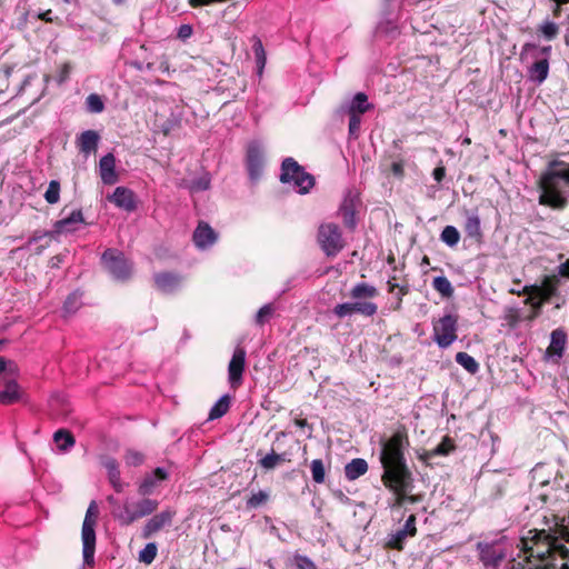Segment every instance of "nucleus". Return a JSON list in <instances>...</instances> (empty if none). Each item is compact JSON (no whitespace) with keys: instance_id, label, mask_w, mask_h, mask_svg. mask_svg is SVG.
<instances>
[{"instance_id":"obj_18","label":"nucleus","mask_w":569,"mask_h":569,"mask_svg":"<svg viewBox=\"0 0 569 569\" xmlns=\"http://www.w3.org/2000/svg\"><path fill=\"white\" fill-rule=\"evenodd\" d=\"M174 512L163 510L150 518L142 528V537L150 538L153 533L160 531L163 527L169 526L172 521Z\"/></svg>"},{"instance_id":"obj_15","label":"nucleus","mask_w":569,"mask_h":569,"mask_svg":"<svg viewBox=\"0 0 569 569\" xmlns=\"http://www.w3.org/2000/svg\"><path fill=\"white\" fill-rule=\"evenodd\" d=\"M108 200L127 212H132L137 208L136 194L127 187H117L112 194L108 196Z\"/></svg>"},{"instance_id":"obj_49","label":"nucleus","mask_w":569,"mask_h":569,"mask_svg":"<svg viewBox=\"0 0 569 569\" xmlns=\"http://www.w3.org/2000/svg\"><path fill=\"white\" fill-rule=\"evenodd\" d=\"M525 303L530 305L532 307L531 313L527 317L528 320H533L535 318H537L543 305L542 300L537 299L536 295H531L526 298Z\"/></svg>"},{"instance_id":"obj_37","label":"nucleus","mask_w":569,"mask_h":569,"mask_svg":"<svg viewBox=\"0 0 569 569\" xmlns=\"http://www.w3.org/2000/svg\"><path fill=\"white\" fill-rule=\"evenodd\" d=\"M530 51L533 52L535 59H547V61L549 62L550 54H551V46L538 47L535 43H526L522 47V54L525 52H530Z\"/></svg>"},{"instance_id":"obj_41","label":"nucleus","mask_w":569,"mask_h":569,"mask_svg":"<svg viewBox=\"0 0 569 569\" xmlns=\"http://www.w3.org/2000/svg\"><path fill=\"white\" fill-rule=\"evenodd\" d=\"M158 547L156 542H148L142 550L139 552V561L146 565H150L157 557Z\"/></svg>"},{"instance_id":"obj_51","label":"nucleus","mask_w":569,"mask_h":569,"mask_svg":"<svg viewBox=\"0 0 569 569\" xmlns=\"http://www.w3.org/2000/svg\"><path fill=\"white\" fill-rule=\"evenodd\" d=\"M124 461L130 467H138L143 463L144 456L137 450H127Z\"/></svg>"},{"instance_id":"obj_5","label":"nucleus","mask_w":569,"mask_h":569,"mask_svg":"<svg viewBox=\"0 0 569 569\" xmlns=\"http://www.w3.org/2000/svg\"><path fill=\"white\" fill-rule=\"evenodd\" d=\"M98 506L94 500L89 503L87 509L82 529H81V540H82V557L83 563L93 567L94 565V552H96V531L94 527L98 518Z\"/></svg>"},{"instance_id":"obj_27","label":"nucleus","mask_w":569,"mask_h":569,"mask_svg":"<svg viewBox=\"0 0 569 569\" xmlns=\"http://www.w3.org/2000/svg\"><path fill=\"white\" fill-rule=\"evenodd\" d=\"M21 397L18 383L14 380H9L6 388L0 390V403L12 405L19 401Z\"/></svg>"},{"instance_id":"obj_10","label":"nucleus","mask_w":569,"mask_h":569,"mask_svg":"<svg viewBox=\"0 0 569 569\" xmlns=\"http://www.w3.org/2000/svg\"><path fill=\"white\" fill-rule=\"evenodd\" d=\"M386 488L396 496L391 507H402L407 503V493L411 490V475L401 476L399 473H388L387 478H381Z\"/></svg>"},{"instance_id":"obj_35","label":"nucleus","mask_w":569,"mask_h":569,"mask_svg":"<svg viewBox=\"0 0 569 569\" xmlns=\"http://www.w3.org/2000/svg\"><path fill=\"white\" fill-rule=\"evenodd\" d=\"M432 288L443 298L452 297L455 290L451 282L445 276H438L432 280Z\"/></svg>"},{"instance_id":"obj_59","label":"nucleus","mask_w":569,"mask_h":569,"mask_svg":"<svg viewBox=\"0 0 569 569\" xmlns=\"http://www.w3.org/2000/svg\"><path fill=\"white\" fill-rule=\"evenodd\" d=\"M510 292L513 295H518V296H521V295L531 296V295H533V292H541V290H540V287L533 284V286H525L522 289L512 288L510 290Z\"/></svg>"},{"instance_id":"obj_21","label":"nucleus","mask_w":569,"mask_h":569,"mask_svg":"<svg viewBox=\"0 0 569 569\" xmlns=\"http://www.w3.org/2000/svg\"><path fill=\"white\" fill-rule=\"evenodd\" d=\"M153 279L157 289L167 295L176 292L183 281L179 274L172 272L156 273Z\"/></svg>"},{"instance_id":"obj_54","label":"nucleus","mask_w":569,"mask_h":569,"mask_svg":"<svg viewBox=\"0 0 569 569\" xmlns=\"http://www.w3.org/2000/svg\"><path fill=\"white\" fill-rule=\"evenodd\" d=\"M333 312L339 318H345L355 313L353 302L339 303L335 307Z\"/></svg>"},{"instance_id":"obj_34","label":"nucleus","mask_w":569,"mask_h":569,"mask_svg":"<svg viewBox=\"0 0 569 569\" xmlns=\"http://www.w3.org/2000/svg\"><path fill=\"white\" fill-rule=\"evenodd\" d=\"M455 360L458 365H460L466 371L471 375H475L479 371V363L476 359L467 352L460 351L456 355Z\"/></svg>"},{"instance_id":"obj_39","label":"nucleus","mask_w":569,"mask_h":569,"mask_svg":"<svg viewBox=\"0 0 569 569\" xmlns=\"http://www.w3.org/2000/svg\"><path fill=\"white\" fill-rule=\"evenodd\" d=\"M81 293L78 291L70 293L63 303L64 315L74 313L81 307Z\"/></svg>"},{"instance_id":"obj_17","label":"nucleus","mask_w":569,"mask_h":569,"mask_svg":"<svg viewBox=\"0 0 569 569\" xmlns=\"http://www.w3.org/2000/svg\"><path fill=\"white\" fill-rule=\"evenodd\" d=\"M168 478L164 468L158 467L152 472L147 473L138 486L139 495L147 497L153 493L156 488Z\"/></svg>"},{"instance_id":"obj_9","label":"nucleus","mask_w":569,"mask_h":569,"mask_svg":"<svg viewBox=\"0 0 569 569\" xmlns=\"http://www.w3.org/2000/svg\"><path fill=\"white\" fill-rule=\"evenodd\" d=\"M318 242L328 257L337 256L343 248L340 229L335 223H323L318 230Z\"/></svg>"},{"instance_id":"obj_63","label":"nucleus","mask_w":569,"mask_h":569,"mask_svg":"<svg viewBox=\"0 0 569 569\" xmlns=\"http://www.w3.org/2000/svg\"><path fill=\"white\" fill-rule=\"evenodd\" d=\"M446 176V168L440 164L432 171V177L437 182H441Z\"/></svg>"},{"instance_id":"obj_29","label":"nucleus","mask_w":569,"mask_h":569,"mask_svg":"<svg viewBox=\"0 0 569 569\" xmlns=\"http://www.w3.org/2000/svg\"><path fill=\"white\" fill-rule=\"evenodd\" d=\"M371 108V104L368 102V97L363 92H358L355 94L352 100L347 107L348 113L353 114H362Z\"/></svg>"},{"instance_id":"obj_12","label":"nucleus","mask_w":569,"mask_h":569,"mask_svg":"<svg viewBox=\"0 0 569 569\" xmlns=\"http://www.w3.org/2000/svg\"><path fill=\"white\" fill-rule=\"evenodd\" d=\"M359 202L360 200L358 193L349 190L346 192L339 208L343 224L350 230H353L357 226L356 210Z\"/></svg>"},{"instance_id":"obj_4","label":"nucleus","mask_w":569,"mask_h":569,"mask_svg":"<svg viewBox=\"0 0 569 569\" xmlns=\"http://www.w3.org/2000/svg\"><path fill=\"white\" fill-rule=\"evenodd\" d=\"M280 181L291 183L298 193L306 194L315 186V178L306 172L293 158L289 157L282 161Z\"/></svg>"},{"instance_id":"obj_55","label":"nucleus","mask_w":569,"mask_h":569,"mask_svg":"<svg viewBox=\"0 0 569 569\" xmlns=\"http://www.w3.org/2000/svg\"><path fill=\"white\" fill-rule=\"evenodd\" d=\"M296 569H317L313 561L307 556L296 555L293 557Z\"/></svg>"},{"instance_id":"obj_50","label":"nucleus","mask_w":569,"mask_h":569,"mask_svg":"<svg viewBox=\"0 0 569 569\" xmlns=\"http://www.w3.org/2000/svg\"><path fill=\"white\" fill-rule=\"evenodd\" d=\"M273 311H274V309H273L272 305L267 303V305L262 306L256 315V323L259 326L264 325L270 319Z\"/></svg>"},{"instance_id":"obj_56","label":"nucleus","mask_w":569,"mask_h":569,"mask_svg":"<svg viewBox=\"0 0 569 569\" xmlns=\"http://www.w3.org/2000/svg\"><path fill=\"white\" fill-rule=\"evenodd\" d=\"M349 136L357 138L360 131L361 117L360 114L349 113Z\"/></svg>"},{"instance_id":"obj_28","label":"nucleus","mask_w":569,"mask_h":569,"mask_svg":"<svg viewBox=\"0 0 569 569\" xmlns=\"http://www.w3.org/2000/svg\"><path fill=\"white\" fill-rule=\"evenodd\" d=\"M465 232L468 237L480 240L482 237L481 222L477 212L468 213L465 221Z\"/></svg>"},{"instance_id":"obj_38","label":"nucleus","mask_w":569,"mask_h":569,"mask_svg":"<svg viewBox=\"0 0 569 569\" xmlns=\"http://www.w3.org/2000/svg\"><path fill=\"white\" fill-rule=\"evenodd\" d=\"M440 239L447 246L455 247L460 240V233L456 227L447 226L441 231Z\"/></svg>"},{"instance_id":"obj_57","label":"nucleus","mask_w":569,"mask_h":569,"mask_svg":"<svg viewBox=\"0 0 569 569\" xmlns=\"http://www.w3.org/2000/svg\"><path fill=\"white\" fill-rule=\"evenodd\" d=\"M210 187V178L208 176L194 179L190 184V190L193 192L204 191Z\"/></svg>"},{"instance_id":"obj_7","label":"nucleus","mask_w":569,"mask_h":569,"mask_svg":"<svg viewBox=\"0 0 569 569\" xmlns=\"http://www.w3.org/2000/svg\"><path fill=\"white\" fill-rule=\"evenodd\" d=\"M458 318L448 313L433 322V341L441 349H447L457 340Z\"/></svg>"},{"instance_id":"obj_1","label":"nucleus","mask_w":569,"mask_h":569,"mask_svg":"<svg viewBox=\"0 0 569 569\" xmlns=\"http://www.w3.org/2000/svg\"><path fill=\"white\" fill-rule=\"evenodd\" d=\"M408 446V437L401 431L395 432L388 440L382 442L380 462L383 467V473L381 478H387L389 472L401 476L411 475L405 458V450Z\"/></svg>"},{"instance_id":"obj_44","label":"nucleus","mask_w":569,"mask_h":569,"mask_svg":"<svg viewBox=\"0 0 569 569\" xmlns=\"http://www.w3.org/2000/svg\"><path fill=\"white\" fill-rule=\"evenodd\" d=\"M312 480L316 483H323L326 478V469L321 459H315L310 463Z\"/></svg>"},{"instance_id":"obj_23","label":"nucleus","mask_w":569,"mask_h":569,"mask_svg":"<svg viewBox=\"0 0 569 569\" xmlns=\"http://www.w3.org/2000/svg\"><path fill=\"white\" fill-rule=\"evenodd\" d=\"M100 140V136L94 130H86L79 134L77 138V144L80 150V152L84 154H90L92 152H96L98 148V143Z\"/></svg>"},{"instance_id":"obj_43","label":"nucleus","mask_w":569,"mask_h":569,"mask_svg":"<svg viewBox=\"0 0 569 569\" xmlns=\"http://www.w3.org/2000/svg\"><path fill=\"white\" fill-rule=\"evenodd\" d=\"M284 461V455L276 453L274 451L268 453L259 460V465L266 469H274L280 462Z\"/></svg>"},{"instance_id":"obj_60","label":"nucleus","mask_w":569,"mask_h":569,"mask_svg":"<svg viewBox=\"0 0 569 569\" xmlns=\"http://www.w3.org/2000/svg\"><path fill=\"white\" fill-rule=\"evenodd\" d=\"M551 3V10L555 18L560 17L562 6L569 3V0H548Z\"/></svg>"},{"instance_id":"obj_42","label":"nucleus","mask_w":569,"mask_h":569,"mask_svg":"<svg viewBox=\"0 0 569 569\" xmlns=\"http://www.w3.org/2000/svg\"><path fill=\"white\" fill-rule=\"evenodd\" d=\"M44 200L50 204H56L60 200V182L58 180H51L43 194Z\"/></svg>"},{"instance_id":"obj_61","label":"nucleus","mask_w":569,"mask_h":569,"mask_svg":"<svg viewBox=\"0 0 569 569\" xmlns=\"http://www.w3.org/2000/svg\"><path fill=\"white\" fill-rule=\"evenodd\" d=\"M70 72H71V64L68 62L63 63L58 73V82L63 83L64 81H67L70 76Z\"/></svg>"},{"instance_id":"obj_25","label":"nucleus","mask_w":569,"mask_h":569,"mask_svg":"<svg viewBox=\"0 0 569 569\" xmlns=\"http://www.w3.org/2000/svg\"><path fill=\"white\" fill-rule=\"evenodd\" d=\"M546 539V550L537 551L539 557H545L547 553H558L561 558H569V549L559 541L557 537L551 535H543Z\"/></svg>"},{"instance_id":"obj_36","label":"nucleus","mask_w":569,"mask_h":569,"mask_svg":"<svg viewBox=\"0 0 569 569\" xmlns=\"http://www.w3.org/2000/svg\"><path fill=\"white\" fill-rule=\"evenodd\" d=\"M538 33L546 40L551 41L553 40L558 33H559V26L549 20L546 19L542 21V23L538 27Z\"/></svg>"},{"instance_id":"obj_31","label":"nucleus","mask_w":569,"mask_h":569,"mask_svg":"<svg viewBox=\"0 0 569 569\" xmlns=\"http://www.w3.org/2000/svg\"><path fill=\"white\" fill-rule=\"evenodd\" d=\"M231 399L228 395L221 396L209 411V420H216L224 416L230 408Z\"/></svg>"},{"instance_id":"obj_58","label":"nucleus","mask_w":569,"mask_h":569,"mask_svg":"<svg viewBox=\"0 0 569 569\" xmlns=\"http://www.w3.org/2000/svg\"><path fill=\"white\" fill-rule=\"evenodd\" d=\"M541 292H533L542 302L549 300L551 297L556 296L557 293V287L556 286H548L546 288H540Z\"/></svg>"},{"instance_id":"obj_48","label":"nucleus","mask_w":569,"mask_h":569,"mask_svg":"<svg viewBox=\"0 0 569 569\" xmlns=\"http://www.w3.org/2000/svg\"><path fill=\"white\" fill-rule=\"evenodd\" d=\"M269 499V493L264 490H259L258 492L252 493L247 500L248 508H258L261 505L266 503Z\"/></svg>"},{"instance_id":"obj_26","label":"nucleus","mask_w":569,"mask_h":569,"mask_svg":"<svg viewBox=\"0 0 569 569\" xmlns=\"http://www.w3.org/2000/svg\"><path fill=\"white\" fill-rule=\"evenodd\" d=\"M368 471V463L362 458H355L345 466V476L352 481L363 476Z\"/></svg>"},{"instance_id":"obj_3","label":"nucleus","mask_w":569,"mask_h":569,"mask_svg":"<svg viewBox=\"0 0 569 569\" xmlns=\"http://www.w3.org/2000/svg\"><path fill=\"white\" fill-rule=\"evenodd\" d=\"M158 505L157 500L150 498H143L138 501L126 499L122 506L112 510V516L121 526H129L138 519L153 513Z\"/></svg>"},{"instance_id":"obj_13","label":"nucleus","mask_w":569,"mask_h":569,"mask_svg":"<svg viewBox=\"0 0 569 569\" xmlns=\"http://www.w3.org/2000/svg\"><path fill=\"white\" fill-rule=\"evenodd\" d=\"M246 366V350L236 348L228 366V379L232 388H237L242 382V375Z\"/></svg>"},{"instance_id":"obj_46","label":"nucleus","mask_w":569,"mask_h":569,"mask_svg":"<svg viewBox=\"0 0 569 569\" xmlns=\"http://www.w3.org/2000/svg\"><path fill=\"white\" fill-rule=\"evenodd\" d=\"M353 307L356 313H360L366 317H372L378 310L377 305L369 301H356L353 302Z\"/></svg>"},{"instance_id":"obj_30","label":"nucleus","mask_w":569,"mask_h":569,"mask_svg":"<svg viewBox=\"0 0 569 569\" xmlns=\"http://www.w3.org/2000/svg\"><path fill=\"white\" fill-rule=\"evenodd\" d=\"M53 441L56 442L58 449L62 452H67L74 446V437L71 435V432L59 429L53 435Z\"/></svg>"},{"instance_id":"obj_2","label":"nucleus","mask_w":569,"mask_h":569,"mask_svg":"<svg viewBox=\"0 0 569 569\" xmlns=\"http://www.w3.org/2000/svg\"><path fill=\"white\" fill-rule=\"evenodd\" d=\"M540 203L553 209H563L569 197V164L563 169L550 171L541 181Z\"/></svg>"},{"instance_id":"obj_16","label":"nucleus","mask_w":569,"mask_h":569,"mask_svg":"<svg viewBox=\"0 0 569 569\" xmlns=\"http://www.w3.org/2000/svg\"><path fill=\"white\" fill-rule=\"evenodd\" d=\"M192 239L198 249L207 250L217 242L218 233L209 226V223L201 221L193 231Z\"/></svg>"},{"instance_id":"obj_8","label":"nucleus","mask_w":569,"mask_h":569,"mask_svg":"<svg viewBox=\"0 0 569 569\" xmlns=\"http://www.w3.org/2000/svg\"><path fill=\"white\" fill-rule=\"evenodd\" d=\"M479 560L486 568H497L507 556L506 543L502 540L480 541L477 543Z\"/></svg>"},{"instance_id":"obj_47","label":"nucleus","mask_w":569,"mask_h":569,"mask_svg":"<svg viewBox=\"0 0 569 569\" xmlns=\"http://www.w3.org/2000/svg\"><path fill=\"white\" fill-rule=\"evenodd\" d=\"M102 466L106 468L109 480L116 479L120 477L119 463L112 457H104L101 461Z\"/></svg>"},{"instance_id":"obj_64","label":"nucleus","mask_w":569,"mask_h":569,"mask_svg":"<svg viewBox=\"0 0 569 569\" xmlns=\"http://www.w3.org/2000/svg\"><path fill=\"white\" fill-rule=\"evenodd\" d=\"M557 272L561 277L569 278V259L557 267Z\"/></svg>"},{"instance_id":"obj_6","label":"nucleus","mask_w":569,"mask_h":569,"mask_svg":"<svg viewBox=\"0 0 569 569\" xmlns=\"http://www.w3.org/2000/svg\"><path fill=\"white\" fill-rule=\"evenodd\" d=\"M101 263L117 281H127L132 274V262L118 249H107L101 256Z\"/></svg>"},{"instance_id":"obj_19","label":"nucleus","mask_w":569,"mask_h":569,"mask_svg":"<svg viewBox=\"0 0 569 569\" xmlns=\"http://www.w3.org/2000/svg\"><path fill=\"white\" fill-rule=\"evenodd\" d=\"M99 176L103 184H114L119 181V174L116 170V157L109 152L101 157L99 161Z\"/></svg>"},{"instance_id":"obj_32","label":"nucleus","mask_w":569,"mask_h":569,"mask_svg":"<svg viewBox=\"0 0 569 569\" xmlns=\"http://www.w3.org/2000/svg\"><path fill=\"white\" fill-rule=\"evenodd\" d=\"M378 295V290L376 287L367 283L359 282L351 290V298L356 300H360L362 298H373Z\"/></svg>"},{"instance_id":"obj_14","label":"nucleus","mask_w":569,"mask_h":569,"mask_svg":"<svg viewBox=\"0 0 569 569\" xmlns=\"http://www.w3.org/2000/svg\"><path fill=\"white\" fill-rule=\"evenodd\" d=\"M416 533V516L410 515L402 528L389 535L387 545L392 549L401 550L406 540L409 537H413Z\"/></svg>"},{"instance_id":"obj_20","label":"nucleus","mask_w":569,"mask_h":569,"mask_svg":"<svg viewBox=\"0 0 569 569\" xmlns=\"http://www.w3.org/2000/svg\"><path fill=\"white\" fill-rule=\"evenodd\" d=\"M84 222L82 211L73 210L68 217L57 220L53 223V232L56 234L69 233L79 230V226Z\"/></svg>"},{"instance_id":"obj_22","label":"nucleus","mask_w":569,"mask_h":569,"mask_svg":"<svg viewBox=\"0 0 569 569\" xmlns=\"http://www.w3.org/2000/svg\"><path fill=\"white\" fill-rule=\"evenodd\" d=\"M543 535H547L545 530L536 531L529 541H523L525 548L529 553V558H537L541 561H547L551 553H547L545 557H539L537 551L546 550V539Z\"/></svg>"},{"instance_id":"obj_40","label":"nucleus","mask_w":569,"mask_h":569,"mask_svg":"<svg viewBox=\"0 0 569 569\" xmlns=\"http://www.w3.org/2000/svg\"><path fill=\"white\" fill-rule=\"evenodd\" d=\"M252 49H253L254 57H256L258 72H259V74H261L262 70L266 66L267 57H266V51L262 46V42L259 38H254Z\"/></svg>"},{"instance_id":"obj_33","label":"nucleus","mask_w":569,"mask_h":569,"mask_svg":"<svg viewBox=\"0 0 569 569\" xmlns=\"http://www.w3.org/2000/svg\"><path fill=\"white\" fill-rule=\"evenodd\" d=\"M566 340L567 336L562 330H553L551 333L549 350L558 357H561L565 350Z\"/></svg>"},{"instance_id":"obj_45","label":"nucleus","mask_w":569,"mask_h":569,"mask_svg":"<svg viewBox=\"0 0 569 569\" xmlns=\"http://www.w3.org/2000/svg\"><path fill=\"white\" fill-rule=\"evenodd\" d=\"M87 110L92 113H100L104 109V103L101 97L97 93H91L86 99Z\"/></svg>"},{"instance_id":"obj_52","label":"nucleus","mask_w":569,"mask_h":569,"mask_svg":"<svg viewBox=\"0 0 569 569\" xmlns=\"http://www.w3.org/2000/svg\"><path fill=\"white\" fill-rule=\"evenodd\" d=\"M455 449L453 441L445 437L443 440L433 449V453L436 456H447Z\"/></svg>"},{"instance_id":"obj_62","label":"nucleus","mask_w":569,"mask_h":569,"mask_svg":"<svg viewBox=\"0 0 569 569\" xmlns=\"http://www.w3.org/2000/svg\"><path fill=\"white\" fill-rule=\"evenodd\" d=\"M192 27L190 24H181L178 29V37L182 40H186L192 34Z\"/></svg>"},{"instance_id":"obj_53","label":"nucleus","mask_w":569,"mask_h":569,"mask_svg":"<svg viewBox=\"0 0 569 569\" xmlns=\"http://www.w3.org/2000/svg\"><path fill=\"white\" fill-rule=\"evenodd\" d=\"M56 234L52 231H34L33 234L28 239L27 243L22 247V249L31 250L32 246L38 243L44 238L52 237Z\"/></svg>"},{"instance_id":"obj_24","label":"nucleus","mask_w":569,"mask_h":569,"mask_svg":"<svg viewBox=\"0 0 569 569\" xmlns=\"http://www.w3.org/2000/svg\"><path fill=\"white\" fill-rule=\"evenodd\" d=\"M549 62L547 59H536V61L528 68L527 76L529 81L541 84L548 78Z\"/></svg>"},{"instance_id":"obj_11","label":"nucleus","mask_w":569,"mask_h":569,"mask_svg":"<svg viewBox=\"0 0 569 569\" xmlns=\"http://www.w3.org/2000/svg\"><path fill=\"white\" fill-rule=\"evenodd\" d=\"M246 161L250 179H259L263 169V149L260 142L251 141L248 144Z\"/></svg>"}]
</instances>
